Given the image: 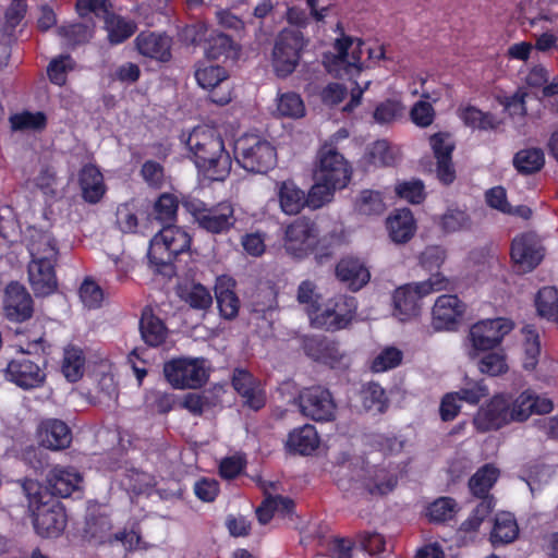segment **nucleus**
Segmentation results:
<instances>
[{
    "label": "nucleus",
    "instance_id": "obj_33",
    "mask_svg": "<svg viewBox=\"0 0 558 558\" xmlns=\"http://www.w3.org/2000/svg\"><path fill=\"white\" fill-rule=\"evenodd\" d=\"M278 198L281 210L287 215H296L307 205L304 192L292 181L278 184Z\"/></svg>",
    "mask_w": 558,
    "mask_h": 558
},
{
    "label": "nucleus",
    "instance_id": "obj_18",
    "mask_svg": "<svg viewBox=\"0 0 558 558\" xmlns=\"http://www.w3.org/2000/svg\"><path fill=\"white\" fill-rule=\"evenodd\" d=\"M510 255L518 271L521 272L532 271L543 259L538 243L534 236L529 233L521 234L513 239Z\"/></svg>",
    "mask_w": 558,
    "mask_h": 558
},
{
    "label": "nucleus",
    "instance_id": "obj_46",
    "mask_svg": "<svg viewBox=\"0 0 558 558\" xmlns=\"http://www.w3.org/2000/svg\"><path fill=\"white\" fill-rule=\"evenodd\" d=\"M206 57L211 60L220 58H230L236 53V48L232 39L225 34H216L207 41L205 49Z\"/></svg>",
    "mask_w": 558,
    "mask_h": 558
},
{
    "label": "nucleus",
    "instance_id": "obj_5",
    "mask_svg": "<svg viewBox=\"0 0 558 558\" xmlns=\"http://www.w3.org/2000/svg\"><path fill=\"white\" fill-rule=\"evenodd\" d=\"M183 207L201 229L213 234L228 233L236 222L234 207L227 201L208 206L198 199H187Z\"/></svg>",
    "mask_w": 558,
    "mask_h": 558
},
{
    "label": "nucleus",
    "instance_id": "obj_60",
    "mask_svg": "<svg viewBox=\"0 0 558 558\" xmlns=\"http://www.w3.org/2000/svg\"><path fill=\"white\" fill-rule=\"evenodd\" d=\"M58 33L66 39L68 45L84 44L93 37V28L83 24L61 26Z\"/></svg>",
    "mask_w": 558,
    "mask_h": 558
},
{
    "label": "nucleus",
    "instance_id": "obj_3",
    "mask_svg": "<svg viewBox=\"0 0 558 558\" xmlns=\"http://www.w3.org/2000/svg\"><path fill=\"white\" fill-rule=\"evenodd\" d=\"M21 487L28 500L36 533L43 537L58 536L66 524V515L60 502L37 481L24 480Z\"/></svg>",
    "mask_w": 558,
    "mask_h": 558
},
{
    "label": "nucleus",
    "instance_id": "obj_63",
    "mask_svg": "<svg viewBox=\"0 0 558 558\" xmlns=\"http://www.w3.org/2000/svg\"><path fill=\"white\" fill-rule=\"evenodd\" d=\"M74 61L70 56H62L50 62L48 66V76L53 84L63 85L65 83V74L73 70Z\"/></svg>",
    "mask_w": 558,
    "mask_h": 558
},
{
    "label": "nucleus",
    "instance_id": "obj_8",
    "mask_svg": "<svg viewBox=\"0 0 558 558\" xmlns=\"http://www.w3.org/2000/svg\"><path fill=\"white\" fill-rule=\"evenodd\" d=\"M192 238L182 228L168 226L161 229L149 243L148 258L156 266L171 264L174 258L191 246Z\"/></svg>",
    "mask_w": 558,
    "mask_h": 558
},
{
    "label": "nucleus",
    "instance_id": "obj_54",
    "mask_svg": "<svg viewBox=\"0 0 558 558\" xmlns=\"http://www.w3.org/2000/svg\"><path fill=\"white\" fill-rule=\"evenodd\" d=\"M402 352L395 347H387L381 350L373 360L371 368L375 373H383L400 365Z\"/></svg>",
    "mask_w": 558,
    "mask_h": 558
},
{
    "label": "nucleus",
    "instance_id": "obj_59",
    "mask_svg": "<svg viewBox=\"0 0 558 558\" xmlns=\"http://www.w3.org/2000/svg\"><path fill=\"white\" fill-rule=\"evenodd\" d=\"M429 144L436 160L451 157L456 147L452 136L447 132H439L429 137Z\"/></svg>",
    "mask_w": 558,
    "mask_h": 558
},
{
    "label": "nucleus",
    "instance_id": "obj_62",
    "mask_svg": "<svg viewBox=\"0 0 558 558\" xmlns=\"http://www.w3.org/2000/svg\"><path fill=\"white\" fill-rule=\"evenodd\" d=\"M396 193L412 204H420L425 199L424 184L420 180L399 183Z\"/></svg>",
    "mask_w": 558,
    "mask_h": 558
},
{
    "label": "nucleus",
    "instance_id": "obj_55",
    "mask_svg": "<svg viewBox=\"0 0 558 558\" xmlns=\"http://www.w3.org/2000/svg\"><path fill=\"white\" fill-rule=\"evenodd\" d=\"M182 298L191 307L197 310H206L213 303L209 290L202 284H193L185 289Z\"/></svg>",
    "mask_w": 558,
    "mask_h": 558
},
{
    "label": "nucleus",
    "instance_id": "obj_32",
    "mask_svg": "<svg viewBox=\"0 0 558 558\" xmlns=\"http://www.w3.org/2000/svg\"><path fill=\"white\" fill-rule=\"evenodd\" d=\"M390 238L396 243H405L414 234L416 226L409 209L397 210L387 221Z\"/></svg>",
    "mask_w": 558,
    "mask_h": 558
},
{
    "label": "nucleus",
    "instance_id": "obj_6",
    "mask_svg": "<svg viewBox=\"0 0 558 558\" xmlns=\"http://www.w3.org/2000/svg\"><path fill=\"white\" fill-rule=\"evenodd\" d=\"M307 45L302 32L284 28L275 39L271 65L278 77H287L300 63L302 51Z\"/></svg>",
    "mask_w": 558,
    "mask_h": 558
},
{
    "label": "nucleus",
    "instance_id": "obj_41",
    "mask_svg": "<svg viewBox=\"0 0 558 558\" xmlns=\"http://www.w3.org/2000/svg\"><path fill=\"white\" fill-rule=\"evenodd\" d=\"M32 260L56 263L58 250L54 239L48 233H38L33 236L28 246Z\"/></svg>",
    "mask_w": 558,
    "mask_h": 558
},
{
    "label": "nucleus",
    "instance_id": "obj_50",
    "mask_svg": "<svg viewBox=\"0 0 558 558\" xmlns=\"http://www.w3.org/2000/svg\"><path fill=\"white\" fill-rule=\"evenodd\" d=\"M296 300L304 306L311 319L318 311V303L320 300L316 284L311 280L302 281L298 288Z\"/></svg>",
    "mask_w": 558,
    "mask_h": 558
},
{
    "label": "nucleus",
    "instance_id": "obj_9",
    "mask_svg": "<svg viewBox=\"0 0 558 558\" xmlns=\"http://www.w3.org/2000/svg\"><path fill=\"white\" fill-rule=\"evenodd\" d=\"M167 381L175 389H197L208 379V371L204 359L180 357L163 365Z\"/></svg>",
    "mask_w": 558,
    "mask_h": 558
},
{
    "label": "nucleus",
    "instance_id": "obj_11",
    "mask_svg": "<svg viewBox=\"0 0 558 558\" xmlns=\"http://www.w3.org/2000/svg\"><path fill=\"white\" fill-rule=\"evenodd\" d=\"M532 390L519 395L510 408V398L505 395L490 397V429H499L512 421L524 422L532 414Z\"/></svg>",
    "mask_w": 558,
    "mask_h": 558
},
{
    "label": "nucleus",
    "instance_id": "obj_1",
    "mask_svg": "<svg viewBox=\"0 0 558 558\" xmlns=\"http://www.w3.org/2000/svg\"><path fill=\"white\" fill-rule=\"evenodd\" d=\"M182 141L189 148L195 165L214 181H222L231 170V158L225 149L219 133L208 126L194 128Z\"/></svg>",
    "mask_w": 558,
    "mask_h": 558
},
{
    "label": "nucleus",
    "instance_id": "obj_57",
    "mask_svg": "<svg viewBox=\"0 0 558 558\" xmlns=\"http://www.w3.org/2000/svg\"><path fill=\"white\" fill-rule=\"evenodd\" d=\"M117 226L123 233H134L136 231L138 219L136 210L132 204H121L117 208Z\"/></svg>",
    "mask_w": 558,
    "mask_h": 558
},
{
    "label": "nucleus",
    "instance_id": "obj_25",
    "mask_svg": "<svg viewBox=\"0 0 558 558\" xmlns=\"http://www.w3.org/2000/svg\"><path fill=\"white\" fill-rule=\"evenodd\" d=\"M41 446L50 450L68 448L72 441V433L69 426L60 420L48 418L43 421L37 429Z\"/></svg>",
    "mask_w": 558,
    "mask_h": 558
},
{
    "label": "nucleus",
    "instance_id": "obj_31",
    "mask_svg": "<svg viewBox=\"0 0 558 558\" xmlns=\"http://www.w3.org/2000/svg\"><path fill=\"white\" fill-rule=\"evenodd\" d=\"M289 451L300 454H310L319 446V437L316 428L311 424L293 429L287 439Z\"/></svg>",
    "mask_w": 558,
    "mask_h": 558
},
{
    "label": "nucleus",
    "instance_id": "obj_47",
    "mask_svg": "<svg viewBox=\"0 0 558 558\" xmlns=\"http://www.w3.org/2000/svg\"><path fill=\"white\" fill-rule=\"evenodd\" d=\"M277 111L282 117L298 119L305 114V106L299 94L288 92L278 96Z\"/></svg>",
    "mask_w": 558,
    "mask_h": 558
},
{
    "label": "nucleus",
    "instance_id": "obj_64",
    "mask_svg": "<svg viewBox=\"0 0 558 558\" xmlns=\"http://www.w3.org/2000/svg\"><path fill=\"white\" fill-rule=\"evenodd\" d=\"M80 298L87 307L95 308L100 306L104 292L95 281L86 279L80 288Z\"/></svg>",
    "mask_w": 558,
    "mask_h": 558
},
{
    "label": "nucleus",
    "instance_id": "obj_43",
    "mask_svg": "<svg viewBox=\"0 0 558 558\" xmlns=\"http://www.w3.org/2000/svg\"><path fill=\"white\" fill-rule=\"evenodd\" d=\"M513 163L520 173H535L545 163L544 153L541 148L522 149L514 155Z\"/></svg>",
    "mask_w": 558,
    "mask_h": 558
},
{
    "label": "nucleus",
    "instance_id": "obj_36",
    "mask_svg": "<svg viewBox=\"0 0 558 558\" xmlns=\"http://www.w3.org/2000/svg\"><path fill=\"white\" fill-rule=\"evenodd\" d=\"M519 534V526L514 515L510 512H500L495 515L494 526L490 530V543L508 544L513 542Z\"/></svg>",
    "mask_w": 558,
    "mask_h": 558
},
{
    "label": "nucleus",
    "instance_id": "obj_16",
    "mask_svg": "<svg viewBox=\"0 0 558 558\" xmlns=\"http://www.w3.org/2000/svg\"><path fill=\"white\" fill-rule=\"evenodd\" d=\"M301 412L318 422H329L335 418L336 403L330 391L322 386L303 389L299 395Z\"/></svg>",
    "mask_w": 558,
    "mask_h": 558
},
{
    "label": "nucleus",
    "instance_id": "obj_52",
    "mask_svg": "<svg viewBox=\"0 0 558 558\" xmlns=\"http://www.w3.org/2000/svg\"><path fill=\"white\" fill-rule=\"evenodd\" d=\"M371 161L375 166L389 167L399 159L398 150L386 141H377L369 151Z\"/></svg>",
    "mask_w": 558,
    "mask_h": 558
},
{
    "label": "nucleus",
    "instance_id": "obj_51",
    "mask_svg": "<svg viewBox=\"0 0 558 558\" xmlns=\"http://www.w3.org/2000/svg\"><path fill=\"white\" fill-rule=\"evenodd\" d=\"M404 106L396 99H388L380 102L374 110L373 117L377 123L389 124L402 118Z\"/></svg>",
    "mask_w": 558,
    "mask_h": 558
},
{
    "label": "nucleus",
    "instance_id": "obj_4",
    "mask_svg": "<svg viewBox=\"0 0 558 558\" xmlns=\"http://www.w3.org/2000/svg\"><path fill=\"white\" fill-rule=\"evenodd\" d=\"M450 286L449 279L441 274H435L426 281L399 287L393 293V316L401 322L417 316L421 310V300L425 295L448 290Z\"/></svg>",
    "mask_w": 558,
    "mask_h": 558
},
{
    "label": "nucleus",
    "instance_id": "obj_14",
    "mask_svg": "<svg viewBox=\"0 0 558 558\" xmlns=\"http://www.w3.org/2000/svg\"><path fill=\"white\" fill-rule=\"evenodd\" d=\"M318 231L314 221L301 217L287 226L283 236V247L288 254L295 257L307 255L315 247Z\"/></svg>",
    "mask_w": 558,
    "mask_h": 558
},
{
    "label": "nucleus",
    "instance_id": "obj_34",
    "mask_svg": "<svg viewBox=\"0 0 558 558\" xmlns=\"http://www.w3.org/2000/svg\"><path fill=\"white\" fill-rule=\"evenodd\" d=\"M140 330L143 340L150 347L162 344L168 337V329L163 322L155 316L151 311H144L140 322Z\"/></svg>",
    "mask_w": 558,
    "mask_h": 558
},
{
    "label": "nucleus",
    "instance_id": "obj_17",
    "mask_svg": "<svg viewBox=\"0 0 558 558\" xmlns=\"http://www.w3.org/2000/svg\"><path fill=\"white\" fill-rule=\"evenodd\" d=\"M5 377L22 389L38 388L46 380L44 369L25 356H20L9 362Z\"/></svg>",
    "mask_w": 558,
    "mask_h": 558
},
{
    "label": "nucleus",
    "instance_id": "obj_37",
    "mask_svg": "<svg viewBox=\"0 0 558 558\" xmlns=\"http://www.w3.org/2000/svg\"><path fill=\"white\" fill-rule=\"evenodd\" d=\"M304 349L308 356L324 363L333 364L342 359L337 344L326 339L308 338L304 342Z\"/></svg>",
    "mask_w": 558,
    "mask_h": 558
},
{
    "label": "nucleus",
    "instance_id": "obj_27",
    "mask_svg": "<svg viewBox=\"0 0 558 558\" xmlns=\"http://www.w3.org/2000/svg\"><path fill=\"white\" fill-rule=\"evenodd\" d=\"M47 482L53 495L64 498L80 489L82 475L74 468L54 466L49 471Z\"/></svg>",
    "mask_w": 558,
    "mask_h": 558
},
{
    "label": "nucleus",
    "instance_id": "obj_20",
    "mask_svg": "<svg viewBox=\"0 0 558 558\" xmlns=\"http://www.w3.org/2000/svg\"><path fill=\"white\" fill-rule=\"evenodd\" d=\"M232 386L242 397L245 407L254 411L265 407V390L260 381L255 379L251 373L244 369H235L232 376Z\"/></svg>",
    "mask_w": 558,
    "mask_h": 558
},
{
    "label": "nucleus",
    "instance_id": "obj_39",
    "mask_svg": "<svg viewBox=\"0 0 558 558\" xmlns=\"http://www.w3.org/2000/svg\"><path fill=\"white\" fill-rule=\"evenodd\" d=\"M294 502L288 497L279 495L267 496L256 510L258 521L262 524L268 523L275 514L287 515L292 512Z\"/></svg>",
    "mask_w": 558,
    "mask_h": 558
},
{
    "label": "nucleus",
    "instance_id": "obj_28",
    "mask_svg": "<svg viewBox=\"0 0 558 558\" xmlns=\"http://www.w3.org/2000/svg\"><path fill=\"white\" fill-rule=\"evenodd\" d=\"M234 280L228 276H220L216 280V300L220 315L226 319H233L239 313L240 300L234 292Z\"/></svg>",
    "mask_w": 558,
    "mask_h": 558
},
{
    "label": "nucleus",
    "instance_id": "obj_38",
    "mask_svg": "<svg viewBox=\"0 0 558 558\" xmlns=\"http://www.w3.org/2000/svg\"><path fill=\"white\" fill-rule=\"evenodd\" d=\"M85 355L82 349L75 345H68L64 349L61 371L64 377L71 381L80 380L85 371Z\"/></svg>",
    "mask_w": 558,
    "mask_h": 558
},
{
    "label": "nucleus",
    "instance_id": "obj_13",
    "mask_svg": "<svg viewBox=\"0 0 558 558\" xmlns=\"http://www.w3.org/2000/svg\"><path fill=\"white\" fill-rule=\"evenodd\" d=\"M351 179V168L347 159L330 144H324L316 156L314 180L331 182L345 187Z\"/></svg>",
    "mask_w": 558,
    "mask_h": 558
},
{
    "label": "nucleus",
    "instance_id": "obj_56",
    "mask_svg": "<svg viewBox=\"0 0 558 558\" xmlns=\"http://www.w3.org/2000/svg\"><path fill=\"white\" fill-rule=\"evenodd\" d=\"M178 208V198L169 193L161 194L154 206L156 218L162 222L175 219Z\"/></svg>",
    "mask_w": 558,
    "mask_h": 558
},
{
    "label": "nucleus",
    "instance_id": "obj_58",
    "mask_svg": "<svg viewBox=\"0 0 558 558\" xmlns=\"http://www.w3.org/2000/svg\"><path fill=\"white\" fill-rule=\"evenodd\" d=\"M515 327L512 319L507 317L490 318V351L498 348L501 341Z\"/></svg>",
    "mask_w": 558,
    "mask_h": 558
},
{
    "label": "nucleus",
    "instance_id": "obj_12",
    "mask_svg": "<svg viewBox=\"0 0 558 558\" xmlns=\"http://www.w3.org/2000/svg\"><path fill=\"white\" fill-rule=\"evenodd\" d=\"M201 88L208 93L209 99L217 105L225 106L232 99L233 84L229 72L221 65L199 63L194 73Z\"/></svg>",
    "mask_w": 558,
    "mask_h": 558
},
{
    "label": "nucleus",
    "instance_id": "obj_15",
    "mask_svg": "<svg viewBox=\"0 0 558 558\" xmlns=\"http://www.w3.org/2000/svg\"><path fill=\"white\" fill-rule=\"evenodd\" d=\"M385 538L377 532H363L356 536V543L351 539L337 538L331 551L335 558H371L385 549Z\"/></svg>",
    "mask_w": 558,
    "mask_h": 558
},
{
    "label": "nucleus",
    "instance_id": "obj_10",
    "mask_svg": "<svg viewBox=\"0 0 558 558\" xmlns=\"http://www.w3.org/2000/svg\"><path fill=\"white\" fill-rule=\"evenodd\" d=\"M357 302L355 298L337 295L330 299L319 312L311 318V325L327 331L347 328L355 318Z\"/></svg>",
    "mask_w": 558,
    "mask_h": 558
},
{
    "label": "nucleus",
    "instance_id": "obj_61",
    "mask_svg": "<svg viewBox=\"0 0 558 558\" xmlns=\"http://www.w3.org/2000/svg\"><path fill=\"white\" fill-rule=\"evenodd\" d=\"M469 226V216L462 210L449 209L440 218V227L446 233L461 231Z\"/></svg>",
    "mask_w": 558,
    "mask_h": 558
},
{
    "label": "nucleus",
    "instance_id": "obj_40",
    "mask_svg": "<svg viewBox=\"0 0 558 558\" xmlns=\"http://www.w3.org/2000/svg\"><path fill=\"white\" fill-rule=\"evenodd\" d=\"M523 335V367L526 371H534L541 355L539 333L534 325H525L522 328Z\"/></svg>",
    "mask_w": 558,
    "mask_h": 558
},
{
    "label": "nucleus",
    "instance_id": "obj_24",
    "mask_svg": "<svg viewBox=\"0 0 558 558\" xmlns=\"http://www.w3.org/2000/svg\"><path fill=\"white\" fill-rule=\"evenodd\" d=\"M355 482L371 496H383L393 490L397 477L385 469L369 466L360 471Z\"/></svg>",
    "mask_w": 558,
    "mask_h": 558
},
{
    "label": "nucleus",
    "instance_id": "obj_22",
    "mask_svg": "<svg viewBox=\"0 0 558 558\" xmlns=\"http://www.w3.org/2000/svg\"><path fill=\"white\" fill-rule=\"evenodd\" d=\"M464 345L469 359L477 363L482 373H486L488 368V323L486 320H480L470 327Z\"/></svg>",
    "mask_w": 558,
    "mask_h": 558
},
{
    "label": "nucleus",
    "instance_id": "obj_2",
    "mask_svg": "<svg viewBox=\"0 0 558 558\" xmlns=\"http://www.w3.org/2000/svg\"><path fill=\"white\" fill-rule=\"evenodd\" d=\"M333 50L335 52L325 56L324 64L330 74L338 77L352 76L363 68L386 59L383 45L365 46L361 39L349 36L338 38Z\"/></svg>",
    "mask_w": 558,
    "mask_h": 558
},
{
    "label": "nucleus",
    "instance_id": "obj_19",
    "mask_svg": "<svg viewBox=\"0 0 558 558\" xmlns=\"http://www.w3.org/2000/svg\"><path fill=\"white\" fill-rule=\"evenodd\" d=\"M3 308L8 319L24 322L33 314V300L25 287L10 283L4 293Z\"/></svg>",
    "mask_w": 558,
    "mask_h": 558
},
{
    "label": "nucleus",
    "instance_id": "obj_45",
    "mask_svg": "<svg viewBox=\"0 0 558 558\" xmlns=\"http://www.w3.org/2000/svg\"><path fill=\"white\" fill-rule=\"evenodd\" d=\"M314 181L315 183L306 196L307 206L312 209H318L325 204L331 202L335 191L342 189L340 186H336V184H332L331 182H323L320 180Z\"/></svg>",
    "mask_w": 558,
    "mask_h": 558
},
{
    "label": "nucleus",
    "instance_id": "obj_49",
    "mask_svg": "<svg viewBox=\"0 0 558 558\" xmlns=\"http://www.w3.org/2000/svg\"><path fill=\"white\" fill-rule=\"evenodd\" d=\"M355 208L363 215H379L385 211L386 205L379 192L364 190L355 201Z\"/></svg>",
    "mask_w": 558,
    "mask_h": 558
},
{
    "label": "nucleus",
    "instance_id": "obj_53",
    "mask_svg": "<svg viewBox=\"0 0 558 558\" xmlns=\"http://www.w3.org/2000/svg\"><path fill=\"white\" fill-rule=\"evenodd\" d=\"M457 502L450 497H440L427 508V517L434 522H444L454 517Z\"/></svg>",
    "mask_w": 558,
    "mask_h": 558
},
{
    "label": "nucleus",
    "instance_id": "obj_26",
    "mask_svg": "<svg viewBox=\"0 0 558 558\" xmlns=\"http://www.w3.org/2000/svg\"><path fill=\"white\" fill-rule=\"evenodd\" d=\"M56 263L32 260L28 265L31 286L36 295L46 296L57 289Z\"/></svg>",
    "mask_w": 558,
    "mask_h": 558
},
{
    "label": "nucleus",
    "instance_id": "obj_21",
    "mask_svg": "<svg viewBox=\"0 0 558 558\" xmlns=\"http://www.w3.org/2000/svg\"><path fill=\"white\" fill-rule=\"evenodd\" d=\"M464 312L465 304L457 295H440L433 306V324L438 330L452 329L462 318Z\"/></svg>",
    "mask_w": 558,
    "mask_h": 558
},
{
    "label": "nucleus",
    "instance_id": "obj_7",
    "mask_svg": "<svg viewBox=\"0 0 558 558\" xmlns=\"http://www.w3.org/2000/svg\"><path fill=\"white\" fill-rule=\"evenodd\" d=\"M235 154L241 166L251 172L264 173L277 161L275 147L256 134H245L235 142Z\"/></svg>",
    "mask_w": 558,
    "mask_h": 558
},
{
    "label": "nucleus",
    "instance_id": "obj_29",
    "mask_svg": "<svg viewBox=\"0 0 558 558\" xmlns=\"http://www.w3.org/2000/svg\"><path fill=\"white\" fill-rule=\"evenodd\" d=\"M78 182L83 198L88 203H98L106 193L102 173L94 165H86L81 169Z\"/></svg>",
    "mask_w": 558,
    "mask_h": 558
},
{
    "label": "nucleus",
    "instance_id": "obj_35",
    "mask_svg": "<svg viewBox=\"0 0 558 558\" xmlns=\"http://www.w3.org/2000/svg\"><path fill=\"white\" fill-rule=\"evenodd\" d=\"M105 29L111 45H119L128 40L137 29L134 21L128 20L113 13L105 16Z\"/></svg>",
    "mask_w": 558,
    "mask_h": 558
},
{
    "label": "nucleus",
    "instance_id": "obj_42",
    "mask_svg": "<svg viewBox=\"0 0 558 558\" xmlns=\"http://www.w3.org/2000/svg\"><path fill=\"white\" fill-rule=\"evenodd\" d=\"M363 409L374 414H381L388 407V399L384 388L376 383H368L361 390Z\"/></svg>",
    "mask_w": 558,
    "mask_h": 558
},
{
    "label": "nucleus",
    "instance_id": "obj_44",
    "mask_svg": "<svg viewBox=\"0 0 558 558\" xmlns=\"http://www.w3.org/2000/svg\"><path fill=\"white\" fill-rule=\"evenodd\" d=\"M535 305L539 316L555 322L558 316V289L555 287L539 289L535 298Z\"/></svg>",
    "mask_w": 558,
    "mask_h": 558
},
{
    "label": "nucleus",
    "instance_id": "obj_48",
    "mask_svg": "<svg viewBox=\"0 0 558 558\" xmlns=\"http://www.w3.org/2000/svg\"><path fill=\"white\" fill-rule=\"evenodd\" d=\"M46 116L43 112L23 111L10 117L11 128L14 131H39L46 126Z\"/></svg>",
    "mask_w": 558,
    "mask_h": 558
},
{
    "label": "nucleus",
    "instance_id": "obj_30",
    "mask_svg": "<svg viewBox=\"0 0 558 558\" xmlns=\"http://www.w3.org/2000/svg\"><path fill=\"white\" fill-rule=\"evenodd\" d=\"M336 275L354 291L364 287L371 278L368 269L359 259L352 257L339 262Z\"/></svg>",
    "mask_w": 558,
    "mask_h": 558
},
{
    "label": "nucleus",
    "instance_id": "obj_23",
    "mask_svg": "<svg viewBox=\"0 0 558 558\" xmlns=\"http://www.w3.org/2000/svg\"><path fill=\"white\" fill-rule=\"evenodd\" d=\"M136 50L143 57L160 62L171 59L172 40L169 36L153 32H141L134 40Z\"/></svg>",
    "mask_w": 558,
    "mask_h": 558
}]
</instances>
